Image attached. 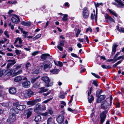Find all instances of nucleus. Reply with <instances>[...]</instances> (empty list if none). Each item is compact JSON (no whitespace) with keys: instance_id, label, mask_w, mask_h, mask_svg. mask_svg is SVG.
Returning <instances> with one entry per match:
<instances>
[{"instance_id":"obj_59","label":"nucleus","mask_w":124,"mask_h":124,"mask_svg":"<svg viewBox=\"0 0 124 124\" xmlns=\"http://www.w3.org/2000/svg\"><path fill=\"white\" fill-rule=\"evenodd\" d=\"M21 51L18 50H16L15 51V52L17 55H18L20 54Z\"/></svg>"},{"instance_id":"obj_61","label":"nucleus","mask_w":124,"mask_h":124,"mask_svg":"<svg viewBox=\"0 0 124 124\" xmlns=\"http://www.w3.org/2000/svg\"><path fill=\"white\" fill-rule=\"evenodd\" d=\"M120 52H118L115 55L114 57V59H115L116 58L118 55L119 54Z\"/></svg>"},{"instance_id":"obj_17","label":"nucleus","mask_w":124,"mask_h":124,"mask_svg":"<svg viewBox=\"0 0 124 124\" xmlns=\"http://www.w3.org/2000/svg\"><path fill=\"white\" fill-rule=\"evenodd\" d=\"M9 92L11 94H13L15 93L16 92V88L14 87H11L9 89Z\"/></svg>"},{"instance_id":"obj_63","label":"nucleus","mask_w":124,"mask_h":124,"mask_svg":"<svg viewBox=\"0 0 124 124\" xmlns=\"http://www.w3.org/2000/svg\"><path fill=\"white\" fill-rule=\"evenodd\" d=\"M90 30V31L91 32L92 31V29L90 28V27H89L88 28H87L86 30V32L87 33V32L88 31H89V30Z\"/></svg>"},{"instance_id":"obj_7","label":"nucleus","mask_w":124,"mask_h":124,"mask_svg":"<svg viewBox=\"0 0 124 124\" xmlns=\"http://www.w3.org/2000/svg\"><path fill=\"white\" fill-rule=\"evenodd\" d=\"M65 41V40L63 39L59 43L58 45L57 46V48L61 51H63V47L64 46V43Z\"/></svg>"},{"instance_id":"obj_46","label":"nucleus","mask_w":124,"mask_h":124,"mask_svg":"<svg viewBox=\"0 0 124 124\" xmlns=\"http://www.w3.org/2000/svg\"><path fill=\"white\" fill-rule=\"evenodd\" d=\"M34 101L36 104L37 102L40 101H41V99L40 98L36 99L34 100Z\"/></svg>"},{"instance_id":"obj_56","label":"nucleus","mask_w":124,"mask_h":124,"mask_svg":"<svg viewBox=\"0 0 124 124\" xmlns=\"http://www.w3.org/2000/svg\"><path fill=\"white\" fill-rule=\"evenodd\" d=\"M21 95L22 96V97H21V98H23L24 97H26V94L25 93V94L23 93H21Z\"/></svg>"},{"instance_id":"obj_45","label":"nucleus","mask_w":124,"mask_h":124,"mask_svg":"<svg viewBox=\"0 0 124 124\" xmlns=\"http://www.w3.org/2000/svg\"><path fill=\"white\" fill-rule=\"evenodd\" d=\"M1 104L2 106L4 107H7L8 105V103H0Z\"/></svg>"},{"instance_id":"obj_5","label":"nucleus","mask_w":124,"mask_h":124,"mask_svg":"<svg viewBox=\"0 0 124 124\" xmlns=\"http://www.w3.org/2000/svg\"><path fill=\"white\" fill-rule=\"evenodd\" d=\"M33 109L31 108H30L27 109L24 112V115L26 116V118L28 119L31 116Z\"/></svg>"},{"instance_id":"obj_34","label":"nucleus","mask_w":124,"mask_h":124,"mask_svg":"<svg viewBox=\"0 0 124 124\" xmlns=\"http://www.w3.org/2000/svg\"><path fill=\"white\" fill-rule=\"evenodd\" d=\"M101 67L103 69H110L111 67L110 66V65H108L107 66V65H102Z\"/></svg>"},{"instance_id":"obj_58","label":"nucleus","mask_w":124,"mask_h":124,"mask_svg":"<svg viewBox=\"0 0 124 124\" xmlns=\"http://www.w3.org/2000/svg\"><path fill=\"white\" fill-rule=\"evenodd\" d=\"M47 111V112H48V114L49 113L51 115L53 114V112L51 109H49Z\"/></svg>"},{"instance_id":"obj_51","label":"nucleus","mask_w":124,"mask_h":124,"mask_svg":"<svg viewBox=\"0 0 124 124\" xmlns=\"http://www.w3.org/2000/svg\"><path fill=\"white\" fill-rule=\"evenodd\" d=\"M39 52L38 51H36L32 53L31 55L33 56H34L38 54Z\"/></svg>"},{"instance_id":"obj_11","label":"nucleus","mask_w":124,"mask_h":124,"mask_svg":"<svg viewBox=\"0 0 124 124\" xmlns=\"http://www.w3.org/2000/svg\"><path fill=\"white\" fill-rule=\"evenodd\" d=\"M6 74L7 75L10 76L13 75L15 72V70H14L10 69L6 71Z\"/></svg>"},{"instance_id":"obj_18","label":"nucleus","mask_w":124,"mask_h":124,"mask_svg":"<svg viewBox=\"0 0 124 124\" xmlns=\"http://www.w3.org/2000/svg\"><path fill=\"white\" fill-rule=\"evenodd\" d=\"M6 74V70L3 69H0V77H4Z\"/></svg>"},{"instance_id":"obj_31","label":"nucleus","mask_w":124,"mask_h":124,"mask_svg":"<svg viewBox=\"0 0 124 124\" xmlns=\"http://www.w3.org/2000/svg\"><path fill=\"white\" fill-rule=\"evenodd\" d=\"M39 77H40L39 76L35 78H31V82L32 83H34L36 80L38 79Z\"/></svg>"},{"instance_id":"obj_25","label":"nucleus","mask_w":124,"mask_h":124,"mask_svg":"<svg viewBox=\"0 0 124 124\" xmlns=\"http://www.w3.org/2000/svg\"><path fill=\"white\" fill-rule=\"evenodd\" d=\"M27 104L28 105H30V106H33L35 104L34 100L28 101L27 103Z\"/></svg>"},{"instance_id":"obj_54","label":"nucleus","mask_w":124,"mask_h":124,"mask_svg":"<svg viewBox=\"0 0 124 124\" xmlns=\"http://www.w3.org/2000/svg\"><path fill=\"white\" fill-rule=\"evenodd\" d=\"M84 37L85 38V39L86 40V41H87V42L88 43H89V40L88 39V38L87 37V36L85 35L84 36Z\"/></svg>"},{"instance_id":"obj_9","label":"nucleus","mask_w":124,"mask_h":124,"mask_svg":"<svg viewBox=\"0 0 124 124\" xmlns=\"http://www.w3.org/2000/svg\"><path fill=\"white\" fill-rule=\"evenodd\" d=\"M26 97L28 98L31 97L34 94V92L30 89L26 90L25 91Z\"/></svg>"},{"instance_id":"obj_3","label":"nucleus","mask_w":124,"mask_h":124,"mask_svg":"<svg viewBox=\"0 0 124 124\" xmlns=\"http://www.w3.org/2000/svg\"><path fill=\"white\" fill-rule=\"evenodd\" d=\"M82 16L84 18H86L89 15V12L88 8L86 7L84 8L83 9Z\"/></svg>"},{"instance_id":"obj_16","label":"nucleus","mask_w":124,"mask_h":124,"mask_svg":"<svg viewBox=\"0 0 124 124\" xmlns=\"http://www.w3.org/2000/svg\"><path fill=\"white\" fill-rule=\"evenodd\" d=\"M97 100V103H101V101L104 100L106 96L105 95H102L100 96Z\"/></svg>"},{"instance_id":"obj_36","label":"nucleus","mask_w":124,"mask_h":124,"mask_svg":"<svg viewBox=\"0 0 124 124\" xmlns=\"http://www.w3.org/2000/svg\"><path fill=\"white\" fill-rule=\"evenodd\" d=\"M121 58L124 59V55L118 57H117L116 59L115 60V61L113 62V63H114L117 60H119Z\"/></svg>"},{"instance_id":"obj_39","label":"nucleus","mask_w":124,"mask_h":124,"mask_svg":"<svg viewBox=\"0 0 124 124\" xmlns=\"http://www.w3.org/2000/svg\"><path fill=\"white\" fill-rule=\"evenodd\" d=\"M68 15L67 14H65L62 18V20L63 21H66L67 19Z\"/></svg>"},{"instance_id":"obj_19","label":"nucleus","mask_w":124,"mask_h":124,"mask_svg":"<svg viewBox=\"0 0 124 124\" xmlns=\"http://www.w3.org/2000/svg\"><path fill=\"white\" fill-rule=\"evenodd\" d=\"M22 85L24 87L28 88L30 86V83L29 81L24 82L23 83Z\"/></svg>"},{"instance_id":"obj_53","label":"nucleus","mask_w":124,"mask_h":124,"mask_svg":"<svg viewBox=\"0 0 124 124\" xmlns=\"http://www.w3.org/2000/svg\"><path fill=\"white\" fill-rule=\"evenodd\" d=\"M8 25L10 26L11 29L12 30H13L14 28V25L11 24V22H10L8 24Z\"/></svg>"},{"instance_id":"obj_10","label":"nucleus","mask_w":124,"mask_h":124,"mask_svg":"<svg viewBox=\"0 0 124 124\" xmlns=\"http://www.w3.org/2000/svg\"><path fill=\"white\" fill-rule=\"evenodd\" d=\"M64 119V116L62 115L58 116L56 118V120L58 123L62 124L63 122Z\"/></svg>"},{"instance_id":"obj_43","label":"nucleus","mask_w":124,"mask_h":124,"mask_svg":"<svg viewBox=\"0 0 124 124\" xmlns=\"http://www.w3.org/2000/svg\"><path fill=\"white\" fill-rule=\"evenodd\" d=\"M91 73L96 78H100V77L99 76L95 73L92 72Z\"/></svg>"},{"instance_id":"obj_48","label":"nucleus","mask_w":124,"mask_h":124,"mask_svg":"<svg viewBox=\"0 0 124 124\" xmlns=\"http://www.w3.org/2000/svg\"><path fill=\"white\" fill-rule=\"evenodd\" d=\"M81 31V30H80L78 29L77 33L76 34V37H78V35L80 33Z\"/></svg>"},{"instance_id":"obj_33","label":"nucleus","mask_w":124,"mask_h":124,"mask_svg":"<svg viewBox=\"0 0 124 124\" xmlns=\"http://www.w3.org/2000/svg\"><path fill=\"white\" fill-rule=\"evenodd\" d=\"M109 12L111 13V14L112 15H113L114 16L116 17H117V15L114 12V11H112L110 9H109L108 10Z\"/></svg>"},{"instance_id":"obj_44","label":"nucleus","mask_w":124,"mask_h":124,"mask_svg":"<svg viewBox=\"0 0 124 124\" xmlns=\"http://www.w3.org/2000/svg\"><path fill=\"white\" fill-rule=\"evenodd\" d=\"M91 73L96 78H100V77L99 76L95 73L92 72Z\"/></svg>"},{"instance_id":"obj_50","label":"nucleus","mask_w":124,"mask_h":124,"mask_svg":"<svg viewBox=\"0 0 124 124\" xmlns=\"http://www.w3.org/2000/svg\"><path fill=\"white\" fill-rule=\"evenodd\" d=\"M31 66L30 63L29 62L27 63L25 65L26 68V69H28L29 67Z\"/></svg>"},{"instance_id":"obj_41","label":"nucleus","mask_w":124,"mask_h":124,"mask_svg":"<svg viewBox=\"0 0 124 124\" xmlns=\"http://www.w3.org/2000/svg\"><path fill=\"white\" fill-rule=\"evenodd\" d=\"M22 71H23L22 70H19L17 72L15 73V75H19L21 74L22 73Z\"/></svg>"},{"instance_id":"obj_60","label":"nucleus","mask_w":124,"mask_h":124,"mask_svg":"<svg viewBox=\"0 0 124 124\" xmlns=\"http://www.w3.org/2000/svg\"><path fill=\"white\" fill-rule=\"evenodd\" d=\"M4 34L5 35L7 36L8 38H9V35L8 34V32L7 31H5L4 32Z\"/></svg>"},{"instance_id":"obj_28","label":"nucleus","mask_w":124,"mask_h":124,"mask_svg":"<svg viewBox=\"0 0 124 124\" xmlns=\"http://www.w3.org/2000/svg\"><path fill=\"white\" fill-rule=\"evenodd\" d=\"M41 117L39 115L35 116L34 119V120L36 122L39 121L41 120Z\"/></svg>"},{"instance_id":"obj_24","label":"nucleus","mask_w":124,"mask_h":124,"mask_svg":"<svg viewBox=\"0 0 124 124\" xmlns=\"http://www.w3.org/2000/svg\"><path fill=\"white\" fill-rule=\"evenodd\" d=\"M94 16L95 17V21L96 22L97 19V13L96 12V14H94V16L93 14H91V19L93 20L94 19Z\"/></svg>"},{"instance_id":"obj_35","label":"nucleus","mask_w":124,"mask_h":124,"mask_svg":"<svg viewBox=\"0 0 124 124\" xmlns=\"http://www.w3.org/2000/svg\"><path fill=\"white\" fill-rule=\"evenodd\" d=\"M41 36V35L40 34H39L36 35L35 37H34L33 38V39L34 40H36V39H38L40 38Z\"/></svg>"},{"instance_id":"obj_40","label":"nucleus","mask_w":124,"mask_h":124,"mask_svg":"<svg viewBox=\"0 0 124 124\" xmlns=\"http://www.w3.org/2000/svg\"><path fill=\"white\" fill-rule=\"evenodd\" d=\"M94 100V98L93 95H92L90 96V98L88 100V101L89 103H91L92 102V101H93Z\"/></svg>"},{"instance_id":"obj_1","label":"nucleus","mask_w":124,"mask_h":124,"mask_svg":"<svg viewBox=\"0 0 124 124\" xmlns=\"http://www.w3.org/2000/svg\"><path fill=\"white\" fill-rule=\"evenodd\" d=\"M41 79L47 84L45 85L46 87H48L52 85L53 82H50V80L48 77L47 76L42 77L41 78Z\"/></svg>"},{"instance_id":"obj_8","label":"nucleus","mask_w":124,"mask_h":124,"mask_svg":"<svg viewBox=\"0 0 124 124\" xmlns=\"http://www.w3.org/2000/svg\"><path fill=\"white\" fill-rule=\"evenodd\" d=\"M8 62H9L7 64L6 68L7 69H8L12 67V66L16 63V62L15 60H8Z\"/></svg>"},{"instance_id":"obj_4","label":"nucleus","mask_w":124,"mask_h":124,"mask_svg":"<svg viewBox=\"0 0 124 124\" xmlns=\"http://www.w3.org/2000/svg\"><path fill=\"white\" fill-rule=\"evenodd\" d=\"M107 112V111L105 110L100 114V122L101 124L103 123L105 121V119L106 117V113Z\"/></svg>"},{"instance_id":"obj_27","label":"nucleus","mask_w":124,"mask_h":124,"mask_svg":"<svg viewBox=\"0 0 124 124\" xmlns=\"http://www.w3.org/2000/svg\"><path fill=\"white\" fill-rule=\"evenodd\" d=\"M45 87H42L40 88V91L39 92V93H44L46 92L48 90L47 88L45 89Z\"/></svg>"},{"instance_id":"obj_62","label":"nucleus","mask_w":124,"mask_h":124,"mask_svg":"<svg viewBox=\"0 0 124 124\" xmlns=\"http://www.w3.org/2000/svg\"><path fill=\"white\" fill-rule=\"evenodd\" d=\"M71 55L75 57L78 58V56L75 54L74 53H71Z\"/></svg>"},{"instance_id":"obj_47","label":"nucleus","mask_w":124,"mask_h":124,"mask_svg":"<svg viewBox=\"0 0 124 124\" xmlns=\"http://www.w3.org/2000/svg\"><path fill=\"white\" fill-rule=\"evenodd\" d=\"M48 112H47H47H46L41 113V115L44 116H46L48 115Z\"/></svg>"},{"instance_id":"obj_32","label":"nucleus","mask_w":124,"mask_h":124,"mask_svg":"<svg viewBox=\"0 0 124 124\" xmlns=\"http://www.w3.org/2000/svg\"><path fill=\"white\" fill-rule=\"evenodd\" d=\"M10 119L12 121H13L16 119L15 116L14 114H12L10 116Z\"/></svg>"},{"instance_id":"obj_42","label":"nucleus","mask_w":124,"mask_h":124,"mask_svg":"<svg viewBox=\"0 0 124 124\" xmlns=\"http://www.w3.org/2000/svg\"><path fill=\"white\" fill-rule=\"evenodd\" d=\"M14 67L15 69L18 70L21 67V66L20 65H15L14 66Z\"/></svg>"},{"instance_id":"obj_21","label":"nucleus","mask_w":124,"mask_h":124,"mask_svg":"<svg viewBox=\"0 0 124 124\" xmlns=\"http://www.w3.org/2000/svg\"><path fill=\"white\" fill-rule=\"evenodd\" d=\"M117 46V45L116 44H114L112 46V50L111 53L112 55L114 54L116 52V48Z\"/></svg>"},{"instance_id":"obj_6","label":"nucleus","mask_w":124,"mask_h":124,"mask_svg":"<svg viewBox=\"0 0 124 124\" xmlns=\"http://www.w3.org/2000/svg\"><path fill=\"white\" fill-rule=\"evenodd\" d=\"M41 110L42 108L41 107L40 104L38 103L36 106L34 111L36 113L39 114L41 111Z\"/></svg>"},{"instance_id":"obj_57","label":"nucleus","mask_w":124,"mask_h":124,"mask_svg":"<svg viewBox=\"0 0 124 124\" xmlns=\"http://www.w3.org/2000/svg\"><path fill=\"white\" fill-rule=\"evenodd\" d=\"M58 66L61 67L62 66L63 64L60 61H58Z\"/></svg>"},{"instance_id":"obj_37","label":"nucleus","mask_w":124,"mask_h":124,"mask_svg":"<svg viewBox=\"0 0 124 124\" xmlns=\"http://www.w3.org/2000/svg\"><path fill=\"white\" fill-rule=\"evenodd\" d=\"M102 92L101 90H100L99 91H97L96 94V96L98 97L99 95L101 94L102 93Z\"/></svg>"},{"instance_id":"obj_29","label":"nucleus","mask_w":124,"mask_h":124,"mask_svg":"<svg viewBox=\"0 0 124 124\" xmlns=\"http://www.w3.org/2000/svg\"><path fill=\"white\" fill-rule=\"evenodd\" d=\"M47 124H53L52 118L51 117L48 118L47 120Z\"/></svg>"},{"instance_id":"obj_15","label":"nucleus","mask_w":124,"mask_h":124,"mask_svg":"<svg viewBox=\"0 0 124 124\" xmlns=\"http://www.w3.org/2000/svg\"><path fill=\"white\" fill-rule=\"evenodd\" d=\"M15 17H12L11 18V20L13 23L16 24L20 21V19L17 16H16Z\"/></svg>"},{"instance_id":"obj_14","label":"nucleus","mask_w":124,"mask_h":124,"mask_svg":"<svg viewBox=\"0 0 124 124\" xmlns=\"http://www.w3.org/2000/svg\"><path fill=\"white\" fill-rule=\"evenodd\" d=\"M52 64L51 63L45 64L43 66V70L45 71L47 70L52 67Z\"/></svg>"},{"instance_id":"obj_2","label":"nucleus","mask_w":124,"mask_h":124,"mask_svg":"<svg viewBox=\"0 0 124 124\" xmlns=\"http://www.w3.org/2000/svg\"><path fill=\"white\" fill-rule=\"evenodd\" d=\"M13 105L16 107V109L19 110H22L25 109L26 107V106L25 105H20L18 102H14Z\"/></svg>"},{"instance_id":"obj_55","label":"nucleus","mask_w":124,"mask_h":124,"mask_svg":"<svg viewBox=\"0 0 124 124\" xmlns=\"http://www.w3.org/2000/svg\"><path fill=\"white\" fill-rule=\"evenodd\" d=\"M52 99V98H51L50 99H49L47 100H46L45 101H43V103H47L49 101L51 100Z\"/></svg>"},{"instance_id":"obj_30","label":"nucleus","mask_w":124,"mask_h":124,"mask_svg":"<svg viewBox=\"0 0 124 124\" xmlns=\"http://www.w3.org/2000/svg\"><path fill=\"white\" fill-rule=\"evenodd\" d=\"M59 71V69H54L50 70V72L54 74H56L58 73Z\"/></svg>"},{"instance_id":"obj_26","label":"nucleus","mask_w":124,"mask_h":124,"mask_svg":"<svg viewBox=\"0 0 124 124\" xmlns=\"http://www.w3.org/2000/svg\"><path fill=\"white\" fill-rule=\"evenodd\" d=\"M22 79V78L21 76H19L15 77L14 78V80L16 82H18Z\"/></svg>"},{"instance_id":"obj_20","label":"nucleus","mask_w":124,"mask_h":124,"mask_svg":"<svg viewBox=\"0 0 124 124\" xmlns=\"http://www.w3.org/2000/svg\"><path fill=\"white\" fill-rule=\"evenodd\" d=\"M21 24L23 25L26 26H30L31 24V22H26L24 21H22L21 22Z\"/></svg>"},{"instance_id":"obj_49","label":"nucleus","mask_w":124,"mask_h":124,"mask_svg":"<svg viewBox=\"0 0 124 124\" xmlns=\"http://www.w3.org/2000/svg\"><path fill=\"white\" fill-rule=\"evenodd\" d=\"M8 3L12 4H15L17 3V1H8Z\"/></svg>"},{"instance_id":"obj_52","label":"nucleus","mask_w":124,"mask_h":124,"mask_svg":"<svg viewBox=\"0 0 124 124\" xmlns=\"http://www.w3.org/2000/svg\"><path fill=\"white\" fill-rule=\"evenodd\" d=\"M118 31L120 32H123L124 33V29L122 28L118 29Z\"/></svg>"},{"instance_id":"obj_23","label":"nucleus","mask_w":124,"mask_h":124,"mask_svg":"<svg viewBox=\"0 0 124 124\" xmlns=\"http://www.w3.org/2000/svg\"><path fill=\"white\" fill-rule=\"evenodd\" d=\"M50 56V55L48 54H42L40 56L41 59L43 60H46L47 58V56Z\"/></svg>"},{"instance_id":"obj_38","label":"nucleus","mask_w":124,"mask_h":124,"mask_svg":"<svg viewBox=\"0 0 124 124\" xmlns=\"http://www.w3.org/2000/svg\"><path fill=\"white\" fill-rule=\"evenodd\" d=\"M39 73V71L38 70L34 69V71L32 72V73L34 74H38Z\"/></svg>"},{"instance_id":"obj_22","label":"nucleus","mask_w":124,"mask_h":124,"mask_svg":"<svg viewBox=\"0 0 124 124\" xmlns=\"http://www.w3.org/2000/svg\"><path fill=\"white\" fill-rule=\"evenodd\" d=\"M105 17L106 19H109L110 21L115 23V21L114 19L110 16L108 14H106L105 16Z\"/></svg>"},{"instance_id":"obj_12","label":"nucleus","mask_w":124,"mask_h":124,"mask_svg":"<svg viewBox=\"0 0 124 124\" xmlns=\"http://www.w3.org/2000/svg\"><path fill=\"white\" fill-rule=\"evenodd\" d=\"M108 103L106 101H105L102 103L101 108L103 109H106L108 107Z\"/></svg>"},{"instance_id":"obj_13","label":"nucleus","mask_w":124,"mask_h":124,"mask_svg":"<svg viewBox=\"0 0 124 124\" xmlns=\"http://www.w3.org/2000/svg\"><path fill=\"white\" fill-rule=\"evenodd\" d=\"M115 1L117 3V7L118 8H122L124 6V4L123 3L121 0H115Z\"/></svg>"},{"instance_id":"obj_64","label":"nucleus","mask_w":124,"mask_h":124,"mask_svg":"<svg viewBox=\"0 0 124 124\" xmlns=\"http://www.w3.org/2000/svg\"><path fill=\"white\" fill-rule=\"evenodd\" d=\"M61 104L63 105L64 106H66V103L64 101H61Z\"/></svg>"}]
</instances>
